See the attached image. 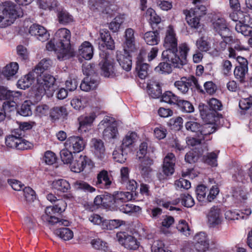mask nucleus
I'll return each mask as SVG.
<instances>
[{
  "label": "nucleus",
  "instance_id": "obj_1",
  "mask_svg": "<svg viewBox=\"0 0 252 252\" xmlns=\"http://www.w3.org/2000/svg\"><path fill=\"white\" fill-rule=\"evenodd\" d=\"M124 38L122 44L123 52H119L117 53V60L122 68L128 71L131 68L132 57L137 55L139 46L135 42L134 31L131 28L126 30Z\"/></svg>",
  "mask_w": 252,
  "mask_h": 252
},
{
  "label": "nucleus",
  "instance_id": "obj_2",
  "mask_svg": "<svg viewBox=\"0 0 252 252\" xmlns=\"http://www.w3.org/2000/svg\"><path fill=\"white\" fill-rule=\"evenodd\" d=\"M71 33L66 28H61L55 33L54 40L57 42V55L63 60L72 57L74 52L70 45Z\"/></svg>",
  "mask_w": 252,
  "mask_h": 252
},
{
  "label": "nucleus",
  "instance_id": "obj_3",
  "mask_svg": "<svg viewBox=\"0 0 252 252\" xmlns=\"http://www.w3.org/2000/svg\"><path fill=\"white\" fill-rule=\"evenodd\" d=\"M23 15L21 9L12 1H5L0 4V28H5L11 26L17 18Z\"/></svg>",
  "mask_w": 252,
  "mask_h": 252
},
{
  "label": "nucleus",
  "instance_id": "obj_4",
  "mask_svg": "<svg viewBox=\"0 0 252 252\" xmlns=\"http://www.w3.org/2000/svg\"><path fill=\"white\" fill-rule=\"evenodd\" d=\"M212 28L214 32L221 37L220 41L214 40L213 43L214 50L210 52V54L212 56H218L220 52L226 47V42L223 38L228 36L230 31L225 20L223 18L213 19L212 20Z\"/></svg>",
  "mask_w": 252,
  "mask_h": 252
},
{
  "label": "nucleus",
  "instance_id": "obj_5",
  "mask_svg": "<svg viewBox=\"0 0 252 252\" xmlns=\"http://www.w3.org/2000/svg\"><path fill=\"white\" fill-rule=\"evenodd\" d=\"M189 51V45L186 43H182L172 51H163L162 57L166 61L171 62L174 67L180 68L186 63L187 56Z\"/></svg>",
  "mask_w": 252,
  "mask_h": 252
},
{
  "label": "nucleus",
  "instance_id": "obj_6",
  "mask_svg": "<svg viewBox=\"0 0 252 252\" xmlns=\"http://www.w3.org/2000/svg\"><path fill=\"white\" fill-rule=\"evenodd\" d=\"M55 78L48 73L37 74L36 84L33 87V91L38 99L45 94H52L55 91Z\"/></svg>",
  "mask_w": 252,
  "mask_h": 252
},
{
  "label": "nucleus",
  "instance_id": "obj_7",
  "mask_svg": "<svg viewBox=\"0 0 252 252\" xmlns=\"http://www.w3.org/2000/svg\"><path fill=\"white\" fill-rule=\"evenodd\" d=\"M66 206V203L63 200H60L55 206L47 207L45 210V214L41 217L42 220L51 225L59 223L60 225H69V222L67 220H59L55 216L57 213L61 214L64 212Z\"/></svg>",
  "mask_w": 252,
  "mask_h": 252
},
{
  "label": "nucleus",
  "instance_id": "obj_8",
  "mask_svg": "<svg viewBox=\"0 0 252 252\" xmlns=\"http://www.w3.org/2000/svg\"><path fill=\"white\" fill-rule=\"evenodd\" d=\"M206 13V7L203 5H197L194 8L184 11L186 20L191 28L198 29L201 27L200 18Z\"/></svg>",
  "mask_w": 252,
  "mask_h": 252
},
{
  "label": "nucleus",
  "instance_id": "obj_9",
  "mask_svg": "<svg viewBox=\"0 0 252 252\" xmlns=\"http://www.w3.org/2000/svg\"><path fill=\"white\" fill-rule=\"evenodd\" d=\"M99 129H103V136L105 140L116 139L119 136L117 124L114 118L105 116L98 125Z\"/></svg>",
  "mask_w": 252,
  "mask_h": 252
},
{
  "label": "nucleus",
  "instance_id": "obj_10",
  "mask_svg": "<svg viewBox=\"0 0 252 252\" xmlns=\"http://www.w3.org/2000/svg\"><path fill=\"white\" fill-rule=\"evenodd\" d=\"M101 58L99 63L101 75L105 77H114L118 76L120 72L115 65L114 61L106 53L100 54Z\"/></svg>",
  "mask_w": 252,
  "mask_h": 252
},
{
  "label": "nucleus",
  "instance_id": "obj_11",
  "mask_svg": "<svg viewBox=\"0 0 252 252\" xmlns=\"http://www.w3.org/2000/svg\"><path fill=\"white\" fill-rule=\"evenodd\" d=\"M180 202L182 204L186 207H191L194 205V200L192 196L189 193H183L180 195V198H178L171 202H165L164 201H160L158 203L162 206L165 208L168 209L170 211L178 210L180 209L172 206L177 205Z\"/></svg>",
  "mask_w": 252,
  "mask_h": 252
},
{
  "label": "nucleus",
  "instance_id": "obj_12",
  "mask_svg": "<svg viewBox=\"0 0 252 252\" xmlns=\"http://www.w3.org/2000/svg\"><path fill=\"white\" fill-rule=\"evenodd\" d=\"M174 87L182 94H186L190 87L193 86L198 90L201 86L198 84L197 79L194 76L189 77H183L180 80L176 81L174 83Z\"/></svg>",
  "mask_w": 252,
  "mask_h": 252
},
{
  "label": "nucleus",
  "instance_id": "obj_13",
  "mask_svg": "<svg viewBox=\"0 0 252 252\" xmlns=\"http://www.w3.org/2000/svg\"><path fill=\"white\" fill-rule=\"evenodd\" d=\"M185 126L188 130L201 135H209L216 130V127L212 124H206L202 128L199 124L194 121L187 122Z\"/></svg>",
  "mask_w": 252,
  "mask_h": 252
},
{
  "label": "nucleus",
  "instance_id": "obj_14",
  "mask_svg": "<svg viewBox=\"0 0 252 252\" xmlns=\"http://www.w3.org/2000/svg\"><path fill=\"white\" fill-rule=\"evenodd\" d=\"M93 166L92 160L86 156L82 155L74 158L70 164V170L75 173H80L86 167L91 169Z\"/></svg>",
  "mask_w": 252,
  "mask_h": 252
},
{
  "label": "nucleus",
  "instance_id": "obj_15",
  "mask_svg": "<svg viewBox=\"0 0 252 252\" xmlns=\"http://www.w3.org/2000/svg\"><path fill=\"white\" fill-rule=\"evenodd\" d=\"M148 144L146 142H142L139 146V150L137 152V156L139 158H144L141 161V164L139 166V170L141 173L143 175H147L151 171V166L153 164V159L148 157H144L147 153Z\"/></svg>",
  "mask_w": 252,
  "mask_h": 252
},
{
  "label": "nucleus",
  "instance_id": "obj_16",
  "mask_svg": "<svg viewBox=\"0 0 252 252\" xmlns=\"http://www.w3.org/2000/svg\"><path fill=\"white\" fill-rule=\"evenodd\" d=\"M90 150L94 157L97 160L103 161L105 159L106 150L103 141L99 138H92L90 142Z\"/></svg>",
  "mask_w": 252,
  "mask_h": 252
},
{
  "label": "nucleus",
  "instance_id": "obj_17",
  "mask_svg": "<svg viewBox=\"0 0 252 252\" xmlns=\"http://www.w3.org/2000/svg\"><path fill=\"white\" fill-rule=\"evenodd\" d=\"M65 148L74 153L83 151L86 146V142L81 136H71L66 140L64 143Z\"/></svg>",
  "mask_w": 252,
  "mask_h": 252
},
{
  "label": "nucleus",
  "instance_id": "obj_18",
  "mask_svg": "<svg viewBox=\"0 0 252 252\" xmlns=\"http://www.w3.org/2000/svg\"><path fill=\"white\" fill-rule=\"evenodd\" d=\"M117 238L119 243L127 249L134 250L139 247V243L136 239L126 232L117 233Z\"/></svg>",
  "mask_w": 252,
  "mask_h": 252
},
{
  "label": "nucleus",
  "instance_id": "obj_19",
  "mask_svg": "<svg viewBox=\"0 0 252 252\" xmlns=\"http://www.w3.org/2000/svg\"><path fill=\"white\" fill-rule=\"evenodd\" d=\"M193 243L196 249L200 252H205L209 248V239L206 233L199 232L195 234L193 238Z\"/></svg>",
  "mask_w": 252,
  "mask_h": 252
},
{
  "label": "nucleus",
  "instance_id": "obj_20",
  "mask_svg": "<svg viewBox=\"0 0 252 252\" xmlns=\"http://www.w3.org/2000/svg\"><path fill=\"white\" fill-rule=\"evenodd\" d=\"M178 45V39L173 27L169 26L166 30L163 46L165 50L170 51L175 49Z\"/></svg>",
  "mask_w": 252,
  "mask_h": 252
},
{
  "label": "nucleus",
  "instance_id": "obj_21",
  "mask_svg": "<svg viewBox=\"0 0 252 252\" xmlns=\"http://www.w3.org/2000/svg\"><path fill=\"white\" fill-rule=\"evenodd\" d=\"M100 50H113L115 48V43L111 37L109 32L107 30L100 31V39L98 42Z\"/></svg>",
  "mask_w": 252,
  "mask_h": 252
},
{
  "label": "nucleus",
  "instance_id": "obj_22",
  "mask_svg": "<svg viewBox=\"0 0 252 252\" xmlns=\"http://www.w3.org/2000/svg\"><path fill=\"white\" fill-rule=\"evenodd\" d=\"M146 55V51L144 49L140 50L137 58L136 69L139 78L144 79L148 76L149 65L144 63V57Z\"/></svg>",
  "mask_w": 252,
  "mask_h": 252
},
{
  "label": "nucleus",
  "instance_id": "obj_23",
  "mask_svg": "<svg viewBox=\"0 0 252 252\" xmlns=\"http://www.w3.org/2000/svg\"><path fill=\"white\" fill-rule=\"evenodd\" d=\"M29 32L32 35H34L40 41L44 42L49 39L50 34L43 26L38 24H32L30 26Z\"/></svg>",
  "mask_w": 252,
  "mask_h": 252
},
{
  "label": "nucleus",
  "instance_id": "obj_24",
  "mask_svg": "<svg viewBox=\"0 0 252 252\" xmlns=\"http://www.w3.org/2000/svg\"><path fill=\"white\" fill-rule=\"evenodd\" d=\"M208 222L210 227H214L220 225L222 221L220 210L218 207L211 208L207 215Z\"/></svg>",
  "mask_w": 252,
  "mask_h": 252
},
{
  "label": "nucleus",
  "instance_id": "obj_25",
  "mask_svg": "<svg viewBox=\"0 0 252 252\" xmlns=\"http://www.w3.org/2000/svg\"><path fill=\"white\" fill-rule=\"evenodd\" d=\"M175 157L173 154L168 153L164 158L163 163V172L166 176L171 175L174 172Z\"/></svg>",
  "mask_w": 252,
  "mask_h": 252
},
{
  "label": "nucleus",
  "instance_id": "obj_26",
  "mask_svg": "<svg viewBox=\"0 0 252 252\" xmlns=\"http://www.w3.org/2000/svg\"><path fill=\"white\" fill-rule=\"evenodd\" d=\"M112 177L108 171L103 170L97 176L96 185L102 189H108L112 184Z\"/></svg>",
  "mask_w": 252,
  "mask_h": 252
},
{
  "label": "nucleus",
  "instance_id": "obj_27",
  "mask_svg": "<svg viewBox=\"0 0 252 252\" xmlns=\"http://www.w3.org/2000/svg\"><path fill=\"white\" fill-rule=\"evenodd\" d=\"M96 118V115L94 112L90 113L85 116H82L79 118V130L81 132H86L92 126V124Z\"/></svg>",
  "mask_w": 252,
  "mask_h": 252
},
{
  "label": "nucleus",
  "instance_id": "obj_28",
  "mask_svg": "<svg viewBox=\"0 0 252 252\" xmlns=\"http://www.w3.org/2000/svg\"><path fill=\"white\" fill-rule=\"evenodd\" d=\"M35 78H36V74L35 72L33 71H31L18 81L17 86L19 89L25 90L31 86L34 82Z\"/></svg>",
  "mask_w": 252,
  "mask_h": 252
},
{
  "label": "nucleus",
  "instance_id": "obj_29",
  "mask_svg": "<svg viewBox=\"0 0 252 252\" xmlns=\"http://www.w3.org/2000/svg\"><path fill=\"white\" fill-rule=\"evenodd\" d=\"M78 52L82 58L86 60H90L94 55L93 46L89 42L84 41L80 46Z\"/></svg>",
  "mask_w": 252,
  "mask_h": 252
},
{
  "label": "nucleus",
  "instance_id": "obj_30",
  "mask_svg": "<svg viewBox=\"0 0 252 252\" xmlns=\"http://www.w3.org/2000/svg\"><path fill=\"white\" fill-rule=\"evenodd\" d=\"M133 197L132 194L130 192L119 191L115 192L113 196L114 205L115 207L130 200Z\"/></svg>",
  "mask_w": 252,
  "mask_h": 252
},
{
  "label": "nucleus",
  "instance_id": "obj_31",
  "mask_svg": "<svg viewBox=\"0 0 252 252\" xmlns=\"http://www.w3.org/2000/svg\"><path fill=\"white\" fill-rule=\"evenodd\" d=\"M16 96L15 98L11 96L9 99L3 100H5V101L2 104V109L5 113L6 112L14 111L16 109L18 100L22 96L21 93L19 92V95H16Z\"/></svg>",
  "mask_w": 252,
  "mask_h": 252
},
{
  "label": "nucleus",
  "instance_id": "obj_32",
  "mask_svg": "<svg viewBox=\"0 0 252 252\" xmlns=\"http://www.w3.org/2000/svg\"><path fill=\"white\" fill-rule=\"evenodd\" d=\"M18 69V64L16 62H11L3 67L1 73L7 80H9L16 74Z\"/></svg>",
  "mask_w": 252,
  "mask_h": 252
},
{
  "label": "nucleus",
  "instance_id": "obj_33",
  "mask_svg": "<svg viewBox=\"0 0 252 252\" xmlns=\"http://www.w3.org/2000/svg\"><path fill=\"white\" fill-rule=\"evenodd\" d=\"M148 93L150 97L158 98L161 95L162 91L159 82L151 81L147 85Z\"/></svg>",
  "mask_w": 252,
  "mask_h": 252
},
{
  "label": "nucleus",
  "instance_id": "obj_34",
  "mask_svg": "<svg viewBox=\"0 0 252 252\" xmlns=\"http://www.w3.org/2000/svg\"><path fill=\"white\" fill-rule=\"evenodd\" d=\"M252 23V20L250 16V20L248 22H238L235 26L236 31L241 33L243 35L252 36V27L250 25Z\"/></svg>",
  "mask_w": 252,
  "mask_h": 252
},
{
  "label": "nucleus",
  "instance_id": "obj_35",
  "mask_svg": "<svg viewBox=\"0 0 252 252\" xmlns=\"http://www.w3.org/2000/svg\"><path fill=\"white\" fill-rule=\"evenodd\" d=\"M138 136L137 133L134 131H128L125 136L121 145L123 148L129 150L137 141Z\"/></svg>",
  "mask_w": 252,
  "mask_h": 252
},
{
  "label": "nucleus",
  "instance_id": "obj_36",
  "mask_svg": "<svg viewBox=\"0 0 252 252\" xmlns=\"http://www.w3.org/2000/svg\"><path fill=\"white\" fill-rule=\"evenodd\" d=\"M174 222V219L171 216H166L163 217L160 227L161 232L166 235H169L172 234L171 226Z\"/></svg>",
  "mask_w": 252,
  "mask_h": 252
},
{
  "label": "nucleus",
  "instance_id": "obj_37",
  "mask_svg": "<svg viewBox=\"0 0 252 252\" xmlns=\"http://www.w3.org/2000/svg\"><path fill=\"white\" fill-rule=\"evenodd\" d=\"M98 84V82L96 80L87 77L82 81L80 87L82 91L89 92L96 89Z\"/></svg>",
  "mask_w": 252,
  "mask_h": 252
},
{
  "label": "nucleus",
  "instance_id": "obj_38",
  "mask_svg": "<svg viewBox=\"0 0 252 252\" xmlns=\"http://www.w3.org/2000/svg\"><path fill=\"white\" fill-rule=\"evenodd\" d=\"M127 150L121 147L116 148L113 153L114 159L119 163H124L127 158Z\"/></svg>",
  "mask_w": 252,
  "mask_h": 252
},
{
  "label": "nucleus",
  "instance_id": "obj_39",
  "mask_svg": "<svg viewBox=\"0 0 252 252\" xmlns=\"http://www.w3.org/2000/svg\"><path fill=\"white\" fill-rule=\"evenodd\" d=\"M52 186L54 190L62 192H67L70 189V186L68 182L64 179L54 181Z\"/></svg>",
  "mask_w": 252,
  "mask_h": 252
},
{
  "label": "nucleus",
  "instance_id": "obj_40",
  "mask_svg": "<svg viewBox=\"0 0 252 252\" xmlns=\"http://www.w3.org/2000/svg\"><path fill=\"white\" fill-rule=\"evenodd\" d=\"M57 18L59 23L66 25L73 22V17L66 10L63 8L57 13Z\"/></svg>",
  "mask_w": 252,
  "mask_h": 252
},
{
  "label": "nucleus",
  "instance_id": "obj_41",
  "mask_svg": "<svg viewBox=\"0 0 252 252\" xmlns=\"http://www.w3.org/2000/svg\"><path fill=\"white\" fill-rule=\"evenodd\" d=\"M52 65V61L49 59H42L35 67L33 71L37 74L46 73L44 71L48 69Z\"/></svg>",
  "mask_w": 252,
  "mask_h": 252
},
{
  "label": "nucleus",
  "instance_id": "obj_42",
  "mask_svg": "<svg viewBox=\"0 0 252 252\" xmlns=\"http://www.w3.org/2000/svg\"><path fill=\"white\" fill-rule=\"evenodd\" d=\"M231 19L235 22H248L250 20V15L244 14L240 10L234 11L230 14Z\"/></svg>",
  "mask_w": 252,
  "mask_h": 252
},
{
  "label": "nucleus",
  "instance_id": "obj_43",
  "mask_svg": "<svg viewBox=\"0 0 252 252\" xmlns=\"http://www.w3.org/2000/svg\"><path fill=\"white\" fill-rule=\"evenodd\" d=\"M125 20V15L120 14L116 16L109 24V29L113 32H118Z\"/></svg>",
  "mask_w": 252,
  "mask_h": 252
},
{
  "label": "nucleus",
  "instance_id": "obj_44",
  "mask_svg": "<svg viewBox=\"0 0 252 252\" xmlns=\"http://www.w3.org/2000/svg\"><path fill=\"white\" fill-rule=\"evenodd\" d=\"M87 99L81 96L74 97L70 102L72 107L77 110L83 109L87 106Z\"/></svg>",
  "mask_w": 252,
  "mask_h": 252
},
{
  "label": "nucleus",
  "instance_id": "obj_45",
  "mask_svg": "<svg viewBox=\"0 0 252 252\" xmlns=\"http://www.w3.org/2000/svg\"><path fill=\"white\" fill-rule=\"evenodd\" d=\"M54 233L64 241L69 240L73 237L72 231L66 227L56 229L55 230Z\"/></svg>",
  "mask_w": 252,
  "mask_h": 252
},
{
  "label": "nucleus",
  "instance_id": "obj_46",
  "mask_svg": "<svg viewBox=\"0 0 252 252\" xmlns=\"http://www.w3.org/2000/svg\"><path fill=\"white\" fill-rule=\"evenodd\" d=\"M144 39L146 43L150 45L158 44L159 41L158 33L156 32H148L144 34Z\"/></svg>",
  "mask_w": 252,
  "mask_h": 252
},
{
  "label": "nucleus",
  "instance_id": "obj_47",
  "mask_svg": "<svg viewBox=\"0 0 252 252\" xmlns=\"http://www.w3.org/2000/svg\"><path fill=\"white\" fill-rule=\"evenodd\" d=\"M195 45L198 50L202 52H206L211 49L210 42L204 37L198 38L196 41Z\"/></svg>",
  "mask_w": 252,
  "mask_h": 252
},
{
  "label": "nucleus",
  "instance_id": "obj_48",
  "mask_svg": "<svg viewBox=\"0 0 252 252\" xmlns=\"http://www.w3.org/2000/svg\"><path fill=\"white\" fill-rule=\"evenodd\" d=\"M116 208L120 210V211L126 214L138 212L141 210L140 207L138 206L129 203L126 204L125 203L119 205Z\"/></svg>",
  "mask_w": 252,
  "mask_h": 252
},
{
  "label": "nucleus",
  "instance_id": "obj_49",
  "mask_svg": "<svg viewBox=\"0 0 252 252\" xmlns=\"http://www.w3.org/2000/svg\"><path fill=\"white\" fill-rule=\"evenodd\" d=\"M179 97L171 91H166L162 95V101L170 104H177Z\"/></svg>",
  "mask_w": 252,
  "mask_h": 252
},
{
  "label": "nucleus",
  "instance_id": "obj_50",
  "mask_svg": "<svg viewBox=\"0 0 252 252\" xmlns=\"http://www.w3.org/2000/svg\"><path fill=\"white\" fill-rule=\"evenodd\" d=\"M233 196L238 199L246 200L248 197V190L243 186L234 187L233 189Z\"/></svg>",
  "mask_w": 252,
  "mask_h": 252
},
{
  "label": "nucleus",
  "instance_id": "obj_51",
  "mask_svg": "<svg viewBox=\"0 0 252 252\" xmlns=\"http://www.w3.org/2000/svg\"><path fill=\"white\" fill-rule=\"evenodd\" d=\"M177 229L182 235L189 237L192 233V230L189 227L188 223L185 220H180L177 225Z\"/></svg>",
  "mask_w": 252,
  "mask_h": 252
},
{
  "label": "nucleus",
  "instance_id": "obj_52",
  "mask_svg": "<svg viewBox=\"0 0 252 252\" xmlns=\"http://www.w3.org/2000/svg\"><path fill=\"white\" fill-rule=\"evenodd\" d=\"M16 95H19V91H12L3 86H0V100L9 99L11 96L15 98Z\"/></svg>",
  "mask_w": 252,
  "mask_h": 252
},
{
  "label": "nucleus",
  "instance_id": "obj_53",
  "mask_svg": "<svg viewBox=\"0 0 252 252\" xmlns=\"http://www.w3.org/2000/svg\"><path fill=\"white\" fill-rule=\"evenodd\" d=\"M124 223L120 220H105L102 224L103 229L112 230L119 227Z\"/></svg>",
  "mask_w": 252,
  "mask_h": 252
},
{
  "label": "nucleus",
  "instance_id": "obj_54",
  "mask_svg": "<svg viewBox=\"0 0 252 252\" xmlns=\"http://www.w3.org/2000/svg\"><path fill=\"white\" fill-rule=\"evenodd\" d=\"M74 187L76 189L82 190L88 192H93L95 190V188L90 186L87 183L82 181L75 182L74 184Z\"/></svg>",
  "mask_w": 252,
  "mask_h": 252
},
{
  "label": "nucleus",
  "instance_id": "obj_55",
  "mask_svg": "<svg viewBox=\"0 0 252 252\" xmlns=\"http://www.w3.org/2000/svg\"><path fill=\"white\" fill-rule=\"evenodd\" d=\"M32 103L30 100H26L22 104L19 113L23 116L27 117L32 115Z\"/></svg>",
  "mask_w": 252,
  "mask_h": 252
},
{
  "label": "nucleus",
  "instance_id": "obj_56",
  "mask_svg": "<svg viewBox=\"0 0 252 252\" xmlns=\"http://www.w3.org/2000/svg\"><path fill=\"white\" fill-rule=\"evenodd\" d=\"M248 66L237 65L234 71V74L236 78L239 80L241 82L244 81L246 74L248 72Z\"/></svg>",
  "mask_w": 252,
  "mask_h": 252
},
{
  "label": "nucleus",
  "instance_id": "obj_57",
  "mask_svg": "<svg viewBox=\"0 0 252 252\" xmlns=\"http://www.w3.org/2000/svg\"><path fill=\"white\" fill-rule=\"evenodd\" d=\"M163 59L166 62L160 63L155 68V70L161 73H169L172 71L171 65L173 66V65L171 62L166 61L163 58Z\"/></svg>",
  "mask_w": 252,
  "mask_h": 252
},
{
  "label": "nucleus",
  "instance_id": "obj_58",
  "mask_svg": "<svg viewBox=\"0 0 252 252\" xmlns=\"http://www.w3.org/2000/svg\"><path fill=\"white\" fill-rule=\"evenodd\" d=\"M177 105L181 111L186 113H191L194 111L193 105L189 101L185 100H179Z\"/></svg>",
  "mask_w": 252,
  "mask_h": 252
},
{
  "label": "nucleus",
  "instance_id": "obj_59",
  "mask_svg": "<svg viewBox=\"0 0 252 252\" xmlns=\"http://www.w3.org/2000/svg\"><path fill=\"white\" fill-rule=\"evenodd\" d=\"M72 151L65 148L60 152V157L62 161L65 164H70L73 159Z\"/></svg>",
  "mask_w": 252,
  "mask_h": 252
},
{
  "label": "nucleus",
  "instance_id": "obj_60",
  "mask_svg": "<svg viewBox=\"0 0 252 252\" xmlns=\"http://www.w3.org/2000/svg\"><path fill=\"white\" fill-rule=\"evenodd\" d=\"M20 141V137L11 135L5 138V144L9 148H15L18 150Z\"/></svg>",
  "mask_w": 252,
  "mask_h": 252
},
{
  "label": "nucleus",
  "instance_id": "obj_61",
  "mask_svg": "<svg viewBox=\"0 0 252 252\" xmlns=\"http://www.w3.org/2000/svg\"><path fill=\"white\" fill-rule=\"evenodd\" d=\"M50 116L54 119H58L61 116L66 115L67 110L64 106L54 107L50 112Z\"/></svg>",
  "mask_w": 252,
  "mask_h": 252
},
{
  "label": "nucleus",
  "instance_id": "obj_62",
  "mask_svg": "<svg viewBox=\"0 0 252 252\" xmlns=\"http://www.w3.org/2000/svg\"><path fill=\"white\" fill-rule=\"evenodd\" d=\"M220 151H216L208 153L205 158V162L208 164L216 167L218 165L217 158Z\"/></svg>",
  "mask_w": 252,
  "mask_h": 252
},
{
  "label": "nucleus",
  "instance_id": "obj_63",
  "mask_svg": "<svg viewBox=\"0 0 252 252\" xmlns=\"http://www.w3.org/2000/svg\"><path fill=\"white\" fill-rule=\"evenodd\" d=\"M239 210H227L225 212V218L228 221L239 220L241 218H244Z\"/></svg>",
  "mask_w": 252,
  "mask_h": 252
},
{
  "label": "nucleus",
  "instance_id": "obj_64",
  "mask_svg": "<svg viewBox=\"0 0 252 252\" xmlns=\"http://www.w3.org/2000/svg\"><path fill=\"white\" fill-rule=\"evenodd\" d=\"M152 252H166L164 243L160 240H155L151 246Z\"/></svg>",
  "mask_w": 252,
  "mask_h": 252
}]
</instances>
